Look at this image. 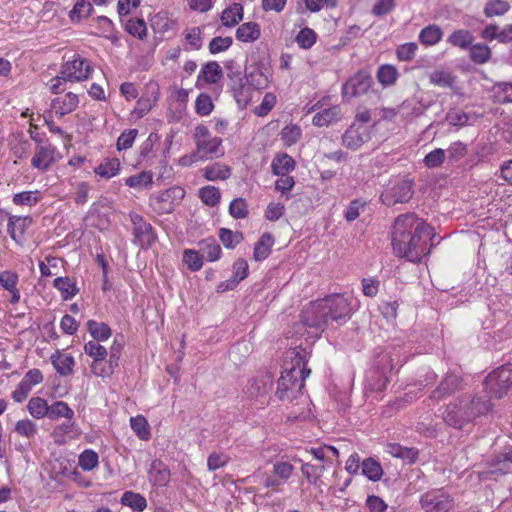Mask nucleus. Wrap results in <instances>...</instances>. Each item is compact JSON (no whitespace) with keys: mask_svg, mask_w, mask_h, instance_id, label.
Here are the masks:
<instances>
[{"mask_svg":"<svg viewBox=\"0 0 512 512\" xmlns=\"http://www.w3.org/2000/svg\"><path fill=\"white\" fill-rule=\"evenodd\" d=\"M432 228L414 213H407L395 219L392 232L394 252L411 262H420L429 254Z\"/></svg>","mask_w":512,"mask_h":512,"instance_id":"1","label":"nucleus"},{"mask_svg":"<svg viewBox=\"0 0 512 512\" xmlns=\"http://www.w3.org/2000/svg\"><path fill=\"white\" fill-rule=\"evenodd\" d=\"M271 76V68L264 62L251 64L246 68L245 82L241 73L237 72V81L231 84L237 103L246 105L251 99L252 90L265 89Z\"/></svg>","mask_w":512,"mask_h":512,"instance_id":"2","label":"nucleus"},{"mask_svg":"<svg viewBox=\"0 0 512 512\" xmlns=\"http://www.w3.org/2000/svg\"><path fill=\"white\" fill-rule=\"evenodd\" d=\"M300 370L283 369L277 381L276 397L281 401H292L302 393L305 379Z\"/></svg>","mask_w":512,"mask_h":512,"instance_id":"3","label":"nucleus"},{"mask_svg":"<svg viewBox=\"0 0 512 512\" xmlns=\"http://www.w3.org/2000/svg\"><path fill=\"white\" fill-rule=\"evenodd\" d=\"M490 398L500 399L512 387V364H505L492 371L484 381Z\"/></svg>","mask_w":512,"mask_h":512,"instance_id":"4","label":"nucleus"},{"mask_svg":"<svg viewBox=\"0 0 512 512\" xmlns=\"http://www.w3.org/2000/svg\"><path fill=\"white\" fill-rule=\"evenodd\" d=\"M93 71L94 69L87 59L79 54H74L72 59L66 60L61 65L60 74L61 78L74 83L88 80Z\"/></svg>","mask_w":512,"mask_h":512,"instance_id":"5","label":"nucleus"},{"mask_svg":"<svg viewBox=\"0 0 512 512\" xmlns=\"http://www.w3.org/2000/svg\"><path fill=\"white\" fill-rule=\"evenodd\" d=\"M414 194L413 183L410 180H400L386 188L380 196L382 203L388 207L407 203Z\"/></svg>","mask_w":512,"mask_h":512,"instance_id":"6","label":"nucleus"},{"mask_svg":"<svg viewBox=\"0 0 512 512\" xmlns=\"http://www.w3.org/2000/svg\"><path fill=\"white\" fill-rule=\"evenodd\" d=\"M421 506L425 512H449L453 499L443 490H431L421 496Z\"/></svg>","mask_w":512,"mask_h":512,"instance_id":"7","label":"nucleus"},{"mask_svg":"<svg viewBox=\"0 0 512 512\" xmlns=\"http://www.w3.org/2000/svg\"><path fill=\"white\" fill-rule=\"evenodd\" d=\"M301 320L305 326L321 331L327 327L330 321L320 300L309 303L303 309Z\"/></svg>","mask_w":512,"mask_h":512,"instance_id":"8","label":"nucleus"},{"mask_svg":"<svg viewBox=\"0 0 512 512\" xmlns=\"http://www.w3.org/2000/svg\"><path fill=\"white\" fill-rule=\"evenodd\" d=\"M330 321H339L349 316L351 305L347 298L340 294H333L320 299Z\"/></svg>","mask_w":512,"mask_h":512,"instance_id":"9","label":"nucleus"},{"mask_svg":"<svg viewBox=\"0 0 512 512\" xmlns=\"http://www.w3.org/2000/svg\"><path fill=\"white\" fill-rule=\"evenodd\" d=\"M293 472L294 466L291 463L283 459L277 460L273 463L272 475L265 477L264 486L278 492L281 486L288 482Z\"/></svg>","mask_w":512,"mask_h":512,"instance_id":"10","label":"nucleus"},{"mask_svg":"<svg viewBox=\"0 0 512 512\" xmlns=\"http://www.w3.org/2000/svg\"><path fill=\"white\" fill-rule=\"evenodd\" d=\"M130 219L133 224V235L136 244L143 249L149 248L156 240L151 224L144 221L143 217L137 213H131Z\"/></svg>","mask_w":512,"mask_h":512,"instance_id":"11","label":"nucleus"},{"mask_svg":"<svg viewBox=\"0 0 512 512\" xmlns=\"http://www.w3.org/2000/svg\"><path fill=\"white\" fill-rule=\"evenodd\" d=\"M309 354L307 349L301 346L290 349L286 353L283 369L300 370L303 372L301 377L306 379L311 373V370L307 367Z\"/></svg>","mask_w":512,"mask_h":512,"instance_id":"12","label":"nucleus"},{"mask_svg":"<svg viewBox=\"0 0 512 512\" xmlns=\"http://www.w3.org/2000/svg\"><path fill=\"white\" fill-rule=\"evenodd\" d=\"M56 160V148L48 142L36 146L31 165L41 172H46Z\"/></svg>","mask_w":512,"mask_h":512,"instance_id":"13","label":"nucleus"},{"mask_svg":"<svg viewBox=\"0 0 512 512\" xmlns=\"http://www.w3.org/2000/svg\"><path fill=\"white\" fill-rule=\"evenodd\" d=\"M371 76L365 72H358L343 85V98H352L367 93L371 87Z\"/></svg>","mask_w":512,"mask_h":512,"instance_id":"14","label":"nucleus"},{"mask_svg":"<svg viewBox=\"0 0 512 512\" xmlns=\"http://www.w3.org/2000/svg\"><path fill=\"white\" fill-rule=\"evenodd\" d=\"M322 106L323 104L321 103V101H318L311 108V111L319 110L313 116V125L318 127L328 126L341 119L342 109L339 105H333L331 107L321 109Z\"/></svg>","mask_w":512,"mask_h":512,"instance_id":"15","label":"nucleus"},{"mask_svg":"<svg viewBox=\"0 0 512 512\" xmlns=\"http://www.w3.org/2000/svg\"><path fill=\"white\" fill-rule=\"evenodd\" d=\"M460 403H465L468 412L464 413L460 419L452 420L454 424L460 423L463 419L472 421L477 416L488 412L491 407L489 401L481 398H472L469 395L460 397Z\"/></svg>","mask_w":512,"mask_h":512,"instance_id":"16","label":"nucleus"},{"mask_svg":"<svg viewBox=\"0 0 512 512\" xmlns=\"http://www.w3.org/2000/svg\"><path fill=\"white\" fill-rule=\"evenodd\" d=\"M462 378L454 373L447 374L439 386L432 392L431 398L435 400L444 399L453 393L463 389Z\"/></svg>","mask_w":512,"mask_h":512,"instance_id":"17","label":"nucleus"},{"mask_svg":"<svg viewBox=\"0 0 512 512\" xmlns=\"http://www.w3.org/2000/svg\"><path fill=\"white\" fill-rule=\"evenodd\" d=\"M370 140V132L365 127L351 125L342 135V144L351 150L359 149Z\"/></svg>","mask_w":512,"mask_h":512,"instance_id":"18","label":"nucleus"},{"mask_svg":"<svg viewBox=\"0 0 512 512\" xmlns=\"http://www.w3.org/2000/svg\"><path fill=\"white\" fill-rule=\"evenodd\" d=\"M81 431L72 419H66L63 423L54 427L51 437L58 445H64L69 439L80 436Z\"/></svg>","mask_w":512,"mask_h":512,"instance_id":"19","label":"nucleus"},{"mask_svg":"<svg viewBox=\"0 0 512 512\" xmlns=\"http://www.w3.org/2000/svg\"><path fill=\"white\" fill-rule=\"evenodd\" d=\"M271 384L272 379L270 375H261L248 381L244 393L248 398L257 399L268 393Z\"/></svg>","mask_w":512,"mask_h":512,"instance_id":"20","label":"nucleus"},{"mask_svg":"<svg viewBox=\"0 0 512 512\" xmlns=\"http://www.w3.org/2000/svg\"><path fill=\"white\" fill-rule=\"evenodd\" d=\"M31 224L32 218L29 216H11L8 220L7 231L15 242L21 244L24 240L25 231Z\"/></svg>","mask_w":512,"mask_h":512,"instance_id":"21","label":"nucleus"},{"mask_svg":"<svg viewBox=\"0 0 512 512\" xmlns=\"http://www.w3.org/2000/svg\"><path fill=\"white\" fill-rule=\"evenodd\" d=\"M79 104V98L72 92L66 93L63 97H58L52 100L51 108L56 115L63 117L76 110Z\"/></svg>","mask_w":512,"mask_h":512,"instance_id":"22","label":"nucleus"},{"mask_svg":"<svg viewBox=\"0 0 512 512\" xmlns=\"http://www.w3.org/2000/svg\"><path fill=\"white\" fill-rule=\"evenodd\" d=\"M19 276L16 272L11 270H4L0 272V285L3 289L11 294L10 303L17 304L20 301V291L17 288Z\"/></svg>","mask_w":512,"mask_h":512,"instance_id":"23","label":"nucleus"},{"mask_svg":"<svg viewBox=\"0 0 512 512\" xmlns=\"http://www.w3.org/2000/svg\"><path fill=\"white\" fill-rule=\"evenodd\" d=\"M222 139L213 137L203 141H199L197 146V152L200 158L212 159L214 157H220L224 154L222 148Z\"/></svg>","mask_w":512,"mask_h":512,"instance_id":"24","label":"nucleus"},{"mask_svg":"<svg viewBox=\"0 0 512 512\" xmlns=\"http://www.w3.org/2000/svg\"><path fill=\"white\" fill-rule=\"evenodd\" d=\"M468 412L467 407H465V403H460V398L450 403L445 412L443 413V420L450 426L454 428H461L465 423L470 422L471 420H462L458 424L452 423L454 419H460L464 413Z\"/></svg>","mask_w":512,"mask_h":512,"instance_id":"25","label":"nucleus"},{"mask_svg":"<svg viewBox=\"0 0 512 512\" xmlns=\"http://www.w3.org/2000/svg\"><path fill=\"white\" fill-rule=\"evenodd\" d=\"M295 160L287 153H278L271 162L272 173L276 176H285L295 169Z\"/></svg>","mask_w":512,"mask_h":512,"instance_id":"26","label":"nucleus"},{"mask_svg":"<svg viewBox=\"0 0 512 512\" xmlns=\"http://www.w3.org/2000/svg\"><path fill=\"white\" fill-rule=\"evenodd\" d=\"M149 479L153 485L164 487L170 481V470L163 462L155 460L149 470Z\"/></svg>","mask_w":512,"mask_h":512,"instance_id":"27","label":"nucleus"},{"mask_svg":"<svg viewBox=\"0 0 512 512\" xmlns=\"http://www.w3.org/2000/svg\"><path fill=\"white\" fill-rule=\"evenodd\" d=\"M51 362L61 376H69L73 373L75 360L72 355L57 351L51 356Z\"/></svg>","mask_w":512,"mask_h":512,"instance_id":"28","label":"nucleus"},{"mask_svg":"<svg viewBox=\"0 0 512 512\" xmlns=\"http://www.w3.org/2000/svg\"><path fill=\"white\" fill-rule=\"evenodd\" d=\"M236 39L243 43H252L261 36L260 25L256 22H245L236 30Z\"/></svg>","mask_w":512,"mask_h":512,"instance_id":"29","label":"nucleus"},{"mask_svg":"<svg viewBox=\"0 0 512 512\" xmlns=\"http://www.w3.org/2000/svg\"><path fill=\"white\" fill-rule=\"evenodd\" d=\"M243 6L240 3H233L226 7L221 13V22L225 27H234L242 21L244 16Z\"/></svg>","mask_w":512,"mask_h":512,"instance_id":"30","label":"nucleus"},{"mask_svg":"<svg viewBox=\"0 0 512 512\" xmlns=\"http://www.w3.org/2000/svg\"><path fill=\"white\" fill-rule=\"evenodd\" d=\"M198 246L203 259H206L209 262H214L220 259L222 250L215 238L209 237L203 239L198 243Z\"/></svg>","mask_w":512,"mask_h":512,"instance_id":"31","label":"nucleus"},{"mask_svg":"<svg viewBox=\"0 0 512 512\" xmlns=\"http://www.w3.org/2000/svg\"><path fill=\"white\" fill-rule=\"evenodd\" d=\"M274 238L270 233H264L260 239L255 243L253 258L255 261H262L268 258L271 253Z\"/></svg>","mask_w":512,"mask_h":512,"instance_id":"32","label":"nucleus"},{"mask_svg":"<svg viewBox=\"0 0 512 512\" xmlns=\"http://www.w3.org/2000/svg\"><path fill=\"white\" fill-rule=\"evenodd\" d=\"M386 451L391 456L403 459L409 463H413L418 457L417 449L413 447H404L397 443H389Z\"/></svg>","mask_w":512,"mask_h":512,"instance_id":"33","label":"nucleus"},{"mask_svg":"<svg viewBox=\"0 0 512 512\" xmlns=\"http://www.w3.org/2000/svg\"><path fill=\"white\" fill-rule=\"evenodd\" d=\"M443 37L442 29L436 24H430L424 27L419 33V41L425 46H433L441 41Z\"/></svg>","mask_w":512,"mask_h":512,"instance_id":"34","label":"nucleus"},{"mask_svg":"<svg viewBox=\"0 0 512 512\" xmlns=\"http://www.w3.org/2000/svg\"><path fill=\"white\" fill-rule=\"evenodd\" d=\"M474 37L472 33L467 29H458L452 32L447 39V42L454 47L461 49H468L472 46Z\"/></svg>","mask_w":512,"mask_h":512,"instance_id":"35","label":"nucleus"},{"mask_svg":"<svg viewBox=\"0 0 512 512\" xmlns=\"http://www.w3.org/2000/svg\"><path fill=\"white\" fill-rule=\"evenodd\" d=\"M53 287L61 293L64 300L72 299L79 292L76 283L69 277H58L54 279Z\"/></svg>","mask_w":512,"mask_h":512,"instance_id":"36","label":"nucleus"},{"mask_svg":"<svg viewBox=\"0 0 512 512\" xmlns=\"http://www.w3.org/2000/svg\"><path fill=\"white\" fill-rule=\"evenodd\" d=\"M445 151L447 163L453 166L467 156L468 146L461 141H456L451 143Z\"/></svg>","mask_w":512,"mask_h":512,"instance_id":"37","label":"nucleus"},{"mask_svg":"<svg viewBox=\"0 0 512 512\" xmlns=\"http://www.w3.org/2000/svg\"><path fill=\"white\" fill-rule=\"evenodd\" d=\"M230 175V167L221 163H214L204 169V177L208 181L226 180Z\"/></svg>","mask_w":512,"mask_h":512,"instance_id":"38","label":"nucleus"},{"mask_svg":"<svg viewBox=\"0 0 512 512\" xmlns=\"http://www.w3.org/2000/svg\"><path fill=\"white\" fill-rule=\"evenodd\" d=\"M362 474L369 480L376 482L381 479L383 469L381 464L373 458H366L361 463Z\"/></svg>","mask_w":512,"mask_h":512,"instance_id":"39","label":"nucleus"},{"mask_svg":"<svg viewBox=\"0 0 512 512\" xmlns=\"http://www.w3.org/2000/svg\"><path fill=\"white\" fill-rule=\"evenodd\" d=\"M121 504L132 508L134 511L142 512L147 507L146 499L139 493L126 491L121 497Z\"/></svg>","mask_w":512,"mask_h":512,"instance_id":"40","label":"nucleus"},{"mask_svg":"<svg viewBox=\"0 0 512 512\" xmlns=\"http://www.w3.org/2000/svg\"><path fill=\"white\" fill-rule=\"evenodd\" d=\"M49 413L47 417L51 420H57L61 417L65 419H73L74 411L64 401H55L49 405Z\"/></svg>","mask_w":512,"mask_h":512,"instance_id":"41","label":"nucleus"},{"mask_svg":"<svg viewBox=\"0 0 512 512\" xmlns=\"http://www.w3.org/2000/svg\"><path fill=\"white\" fill-rule=\"evenodd\" d=\"M223 75V71L221 66L215 62L211 61L206 63L198 76V78H203L207 83H216Z\"/></svg>","mask_w":512,"mask_h":512,"instance_id":"42","label":"nucleus"},{"mask_svg":"<svg viewBox=\"0 0 512 512\" xmlns=\"http://www.w3.org/2000/svg\"><path fill=\"white\" fill-rule=\"evenodd\" d=\"M218 236L224 247L227 249H234L244 239L242 232H234L228 228H220Z\"/></svg>","mask_w":512,"mask_h":512,"instance_id":"43","label":"nucleus"},{"mask_svg":"<svg viewBox=\"0 0 512 512\" xmlns=\"http://www.w3.org/2000/svg\"><path fill=\"white\" fill-rule=\"evenodd\" d=\"M42 199L41 192L35 191H23L16 193L13 196V203L17 206H35Z\"/></svg>","mask_w":512,"mask_h":512,"instance_id":"44","label":"nucleus"},{"mask_svg":"<svg viewBox=\"0 0 512 512\" xmlns=\"http://www.w3.org/2000/svg\"><path fill=\"white\" fill-rule=\"evenodd\" d=\"M87 328L96 341H105L111 336V329L106 323L89 320Z\"/></svg>","mask_w":512,"mask_h":512,"instance_id":"45","label":"nucleus"},{"mask_svg":"<svg viewBox=\"0 0 512 512\" xmlns=\"http://www.w3.org/2000/svg\"><path fill=\"white\" fill-rule=\"evenodd\" d=\"M27 409L36 419L47 417L49 413V405L47 401L41 397H32L28 402Z\"/></svg>","mask_w":512,"mask_h":512,"instance_id":"46","label":"nucleus"},{"mask_svg":"<svg viewBox=\"0 0 512 512\" xmlns=\"http://www.w3.org/2000/svg\"><path fill=\"white\" fill-rule=\"evenodd\" d=\"M130 425L134 433L141 440H148L151 437L150 427L146 420V418L142 415H137L135 417H131Z\"/></svg>","mask_w":512,"mask_h":512,"instance_id":"47","label":"nucleus"},{"mask_svg":"<svg viewBox=\"0 0 512 512\" xmlns=\"http://www.w3.org/2000/svg\"><path fill=\"white\" fill-rule=\"evenodd\" d=\"M469 56L474 63L484 64L488 62L491 57V49L485 44H472L469 48Z\"/></svg>","mask_w":512,"mask_h":512,"instance_id":"48","label":"nucleus"},{"mask_svg":"<svg viewBox=\"0 0 512 512\" xmlns=\"http://www.w3.org/2000/svg\"><path fill=\"white\" fill-rule=\"evenodd\" d=\"M153 174L150 171H142L125 179V184L130 188H147L152 184Z\"/></svg>","mask_w":512,"mask_h":512,"instance_id":"49","label":"nucleus"},{"mask_svg":"<svg viewBox=\"0 0 512 512\" xmlns=\"http://www.w3.org/2000/svg\"><path fill=\"white\" fill-rule=\"evenodd\" d=\"M399 73L393 65H381L377 72V79L383 86H391L395 84Z\"/></svg>","mask_w":512,"mask_h":512,"instance_id":"50","label":"nucleus"},{"mask_svg":"<svg viewBox=\"0 0 512 512\" xmlns=\"http://www.w3.org/2000/svg\"><path fill=\"white\" fill-rule=\"evenodd\" d=\"M93 11L94 9L90 2L86 0H79L70 11L69 17L72 22H79L81 18L90 16Z\"/></svg>","mask_w":512,"mask_h":512,"instance_id":"51","label":"nucleus"},{"mask_svg":"<svg viewBox=\"0 0 512 512\" xmlns=\"http://www.w3.org/2000/svg\"><path fill=\"white\" fill-rule=\"evenodd\" d=\"M199 197L204 204L215 207L220 202L221 193L217 187L208 185L199 190Z\"/></svg>","mask_w":512,"mask_h":512,"instance_id":"52","label":"nucleus"},{"mask_svg":"<svg viewBox=\"0 0 512 512\" xmlns=\"http://www.w3.org/2000/svg\"><path fill=\"white\" fill-rule=\"evenodd\" d=\"M120 170V162L116 158L107 159L101 163L96 169L95 173L104 178H111L115 176Z\"/></svg>","mask_w":512,"mask_h":512,"instance_id":"53","label":"nucleus"},{"mask_svg":"<svg viewBox=\"0 0 512 512\" xmlns=\"http://www.w3.org/2000/svg\"><path fill=\"white\" fill-rule=\"evenodd\" d=\"M430 83L441 87V88H448L452 87L454 84L455 78L454 76L447 71L443 70H435L429 75Z\"/></svg>","mask_w":512,"mask_h":512,"instance_id":"54","label":"nucleus"},{"mask_svg":"<svg viewBox=\"0 0 512 512\" xmlns=\"http://www.w3.org/2000/svg\"><path fill=\"white\" fill-rule=\"evenodd\" d=\"M445 120L450 126L461 128L468 124L470 115L458 109H450L445 116Z\"/></svg>","mask_w":512,"mask_h":512,"instance_id":"55","label":"nucleus"},{"mask_svg":"<svg viewBox=\"0 0 512 512\" xmlns=\"http://www.w3.org/2000/svg\"><path fill=\"white\" fill-rule=\"evenodd\" d=\"M510 8L507 1L504 0H490L484 8L486 17H494L504 15Z\"/></svg>","mask_w":512,"mask_h":512,"instance_id":"56","label":"nucleus"},{"mask_svg":"<svg viewBox=\"0 0 512 512\" xmlns=\"http://www.w3.org/2000/svg\"><path fill=\"white\" fill-rule=\"evenodd\" d=\"M183 262L191 271L196 272L203 266V257L200 255L199 251L186 249L183 252Z\"/></svg>","mask_w":512,"mask_h":512,"instance_id":"57","label":"nucleus"},{"mask_svg":"<svg viewBox=\"0 0 512 512\" xmlns=\"http://www.w3.org/2000/svg\"><path fill=\"white\" fill-rule=\"evenodd\" d=\"M317 34L311 28L305 27L299 31L295 41L299 47L303 49H310L316 42Z\"/></svg>","mask_w":512,"mask_h":512,"instance_id":"58","label":"nucleus"},{"mask_svg":"<svg viewBox=\"0 0 512 512\" xmlns=\"http://www.w3.org/2000/svg\"><path fill=\"white\" fill-rule=\"evenodd\" d=\"M494 97L499 103H512V82H501L494 86Z\"/></svg>","mask_w":512,"mask_h":512,"instance_id":"59","label":"nucleus"},{"mask_svg":"<svg viewBox=\"0 0 512 512\" xmlns=\"http://www.w3.org/2000/svg\"><path fill=\"white\" fill-rule=\"evenodd\" d=\"M325 470L324 465H312L309 463H304L301 466V472L304 477L308 480L309 483L316 484L317 481L322 476Z\"/></svg>","mask_w":512,"mask_h":512,"instance_id":"60","label":"nucleus"},{"mask_svg":"<svg viewBox=\"0 0 512 512\" xmlns=\"http://www.w3.org/2000/svg\"><path fill=\"white\" fill-rule=\"evenodd\" d=\"M445 160H446V151L441 148H436V149L432 150L431 152H429L424 157L423 162L426 167L433 169V168L440 167Z\"/></svg>","mask_w":512,"mask_h":512,"instance_id":"61","label":"nucleus"},{"mask_svg":"<svg viewBox=\"0 0 512 512\" xmlns=\"http://www.w3.org/2000/svg\"><path fill=\"white\" fill-rule=\"evenodd\" d=\"M98 459V454L95 451L87 449L79 456V466L84 471H91L98 465Z\"/></svg>","mask_w":512,"mask_h":512,"instance_id":"62","label":"nucleus"},{"mask_svg":"<svg viewBox=\"0 0 512 512\" xmlns=\"http://www.w3.org/2000/svg\"><path fill=\"white\" fill-rule=\"evenodd\" d=\"M84 351L87 355L96 360H105L108 353L104 346L100 345L98 341H89L84 346Z\"/></svg>","mask_w":512,"mask_h":512,"instance_id":"63","label":"nucleus"},{"mask_svg":"<svg viewBox=\"0 0 512 512\" xmlns=\"http://www.w3.org/2000/svg\"><path fill=\"white\" fill-rule=\"evenodd\" d=\"M229 214L235 219L246 218L248 215V205L245 199H234L229 205Z\"/></svg>","mask_w":512,"mask_h":512,"instance_id":"64","label":"nucleus"}]
</instances>
